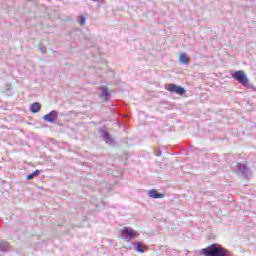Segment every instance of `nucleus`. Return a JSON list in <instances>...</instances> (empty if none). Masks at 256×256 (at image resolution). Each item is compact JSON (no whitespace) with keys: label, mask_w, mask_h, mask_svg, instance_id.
Here are the masks:
<instances>
[{"label":"nucleus","mask_w":256,"mask_h":256,"mask_svg":"<svg viewBox=\"0 0 256 256\" xmlns=\"http://www.w3.org/2000/svg\"><path fill=\"white\" fill-rule=\"evenodd\" d=\"M148 195H149V197H151L152 199H163V197H165L164 194L157 192V190H155V189L150 190V191L148 192Z\"/></svg>","instance_id":"obj_10"},{"label":"nucleus","mask_w":256,"mask_h":256,"mask_svg":"<svg viewBox=\"0 0 256 256\" xmlns=\"http://www.w3.org/2000/svg\"><path fill=\"white\" fill-rule=\"evenodd\" d=\"M100 131H101V137H102L103 141H105V143H107V145H113V143H115V140L113 139V137H111V134H109V132H107L103 129Z\"/></svg>","instance_id":"obj_7"},{"label":"nucleus","mask_w":256,"mask_h":256,"mask_svg":"<svg viewBox=\"0 0 256 256\" xmlns=\"http://www.w3.org/2000/svg\"><path fill=\"white\" fill-rule=\"evenodd\" d=\"M26 179H27L28 181H30V179H33V175H32V174H28V175L26 176Z\"/></svg>","instance_id":"obj_16"},{"label":"nucleus","mask_w":256,"mask_h":256,"mask_svg":"<svg viewBox=\"0 0 256 256\" xmlns=\"http://www.w3.org/2000/svg\"><path fill=\"white\" fill-rule=\"evenodd\" d=\"M41 53H45L47 51L45 48H40Z\"/></svg>","instance_id":"obj_17"},{"label":"nucleus","mask_w":256,"mask_h":256,"mask_svg":"<svg viewBox=\"0 0 256 256\" xmlns=\"http://www.w3.org/2000/svg\"><path fill=\"white\" fill-rule=\"evenodd\" d=\"M9 244L7 242L0 243V253H7L9 251Z\"/></svg>","instance_id":"obj_13"},{"label":"nucleus","mask_w":256,"mask_h":256,"mask_svg":"<svg viewBox=\"0 0 256 256\" xmlns=\"http://www.w3.org/2000/svg\"><path fill=\"white\" fill-rule=\"evenodd\" d=\"M79 23H80V25H85V23H87V18L81 17Z\"/></svg>","instance_id":"obj_14"},{"label":"nucleus","mask_w":256,"mask_h":256,"mask_svg":"<svg viewBox=\"0 0 256 256\" xmlns=\"http://www.w3.org/2000/svg\"><path fill=\"white\" fill-rule=\"evenodd\" d=\"M100 99H103V101H109V89L107 88V86H102L100 87Z\"/></svg>","instance_id":"obj_9"},{"label":"nucleus","mask_w":256,"mask_h":256,"mask_svg":"<svg viewBox=\"0 0 256 256\" xmlns=\"http://www.w3.org/2000/svg\"><path fill=\"white\" fill-rule=\"evenodd\" d=\"M31 113H39L41 111V104L39 102H34L30 106Z\"/></svg>","instance_id":"obj_11"},{"label":"nucleus","mask_w":256,"mask_h":256,"mask_svg":"<svg viewBox=\"0 0 256 256\" xmlns=\"http://www.w3.org/2000/svg\"><path fill=\"white\" fill-rule=\"evenodd\" d=\"M58 112L56 110L50 111L48 114L42 117L43 121L46 123H55V119H57Z\"/></svg>","instance_id":"obj_6"},{"label":"nucleus","mask_w":256,"mask_h":256,"mask_svg":"<svg viewBox=\"0 0 256 256\" xmlns=\"http://www.w3.org/2000/svg\"><path fill=\"white\" fill-rule=\"evenodd\" d=\"M133 246L137 253H145L147 251V246L143 242H134Z\"/></svg>","instance_id":"obj_8"},{"label":"nucleus","mask_w":256,"mask_h":256,"mask_svg":"<svg viewBox=\"0 0 256 256\" xmlns=\"http://www.w3.org/2000/svg\"><path fill=\"white\" fill-rule=\"evenodd\" d=\"M179 61H180V63H183V65H188L189 56L186 55L185 53H182V54H180Z\"/></svg>","instance_id":"obj_12"},{"label":"nucleus","mask_w":256,"mask_h":256,"mask_svg":"<svg viewBox=\"0 0 256 256\" xmlns=\"http://www.w3.org/2000/svg\"><path fill=\"white\" fill-rule=\"evenodd\" d=\"M236 173L241 175L243 179H247L251 173V168H249L245 162H238L236 165Z\"/></svg>","instance_id":"obj_3"},{"label":"nucleus","mask_w":256,"mask_h":256,"mask_svg":"<svg viewBox=\"0 0 256 256\" xmlns=\"http://www.w3.org/2000/svg\"><path fill=\"white\" fill-rule=\"evenodd\" d=\"M92 1H97V0H92Z\"/></svg>","instance_id":"obj_18"},{"label":"nucleus","mask_w":256,"mask_h":256,"mask_svg":"<svg viewBox=\"0 0 256 256\" xmlns=\"http://www.w3.org/2000/svg\"><path fill=\"white\" fill-rule=\"evenodd\" d=\"M231 77L235 81L239 82L243 87H247V85H249V78H247V74L241 70L231 72Z\"/></svg>","instance_id":"obj_2"},{"label":"nucleus","mask_w":256,"mask_h":256,"mask_svg":"<svg viewBox=\"0 0 256 256\" xmlns=\"http://www.w3.org/2000/svg\"><path fill=\"white\" fill-rule=\"evenodd\" d=\"M166 91H169L170 93H176V95H185L187 91L182 86H177L176 84L169 83L165 85Z\"/></svg>","instance_id":"obj_5"},{"label":"nucleus","mask_w":256,"mask_h":256,"mask_svg":"<svg viewBox=\"0 0 256 256\" xmlns=\"http://www.w3.org/2000/svg\"><path fill=\"white\" fill-rule=\"evenodd\" d=\"M32 174V177H38V175H41V171L35 170Z\"/></svg>","instance_id":"obj_15"},{"label":"nucleus","mask_w":256,"mask_h":256,"mask_svg":"<svg viewBox=\"0 0 256 256\" xmlns=\"http://www.w3.org/2000/svg\"><path fill=\"white\" fill-rule=\"evenodd\" d=\"M200 255L204 256H233V254L219 244H212L200 250Z\"/></svg>","instance_id":"obj_1"},{"label":"nucleus","mask_w":256,"mask_h":256,"mask_svg":"<svg viewBox=\"0 0 256 256\" xmlns=\"http://www.w3.org/2000/svg\"><path fill=\"white\" fill-rule=\"evenodd\" d=\"M121 235L125 241H132V239L139 237V233L129 227L124 228L121 231Z\"/></svg>","instance_id":"obj_4"}]
</instances>
